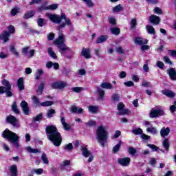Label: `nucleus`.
<instances>
[{
  "label": "nucleus",
  "instance_id": "obj_30",
  "mask_svg": "<svg viewBox=\"0 0 176 176\" xmlns=\"http://www.w3.org/2000/svg\"><path fill=\"white\" fill-rule=\"evenodd\" d=\"M146 28L148 32V34H150L151 35L156 34V30H155V28H153V26L147 25L146 26Z\"/></svg>",
  "mask_w": 176,
  "mask_h": 176
},
{
  "label": "nucleus",
  "instance_id": "obj_18",
  "mask_svg": "<svg viewBox=\"0 0 176 176\" xmlns=\"http://www.w3.org/2000/svg\"><path fill=\"white\" fill-rule=\"evenodd\" d=\"M134 43L138 45H146L148 44V40L138 36L134 38Z\"/></svg>",
  "mask_w": 176,
  "mask_h": 176
},
{
  "label": "nucleus",
  "instance_id": "obj_12",
  "mask_svg": "<svg viewBox=\"0 0 176 176\" xmlns=\"http://www.w3.org/2000/svg\"><path fill=\"white\" fill-rule=\"evenodd\" d=\"M166 73L168 74V75H169L170 80H176V71L175 68L170 67L166 70Z\"/></svg>",
  "mask_w": 176,
  "mask_h": 176
},
{
  "label": "nucleus",
  "instance_id": "obj_41",
  "mask_svg": "<svg viewBox=\"0 0 176 176\" xmlns=\"http://www.w3.org/2000/svg\"><path fill=\"white\" fill-rule=\"evenodd\" d=\"M42 119H43V114H42V113L33 117L34 122H41V120H42Z\"/></svg>",
  "mask_w": 176,
  "mask_h": 176
},
{
  "label": "nucleus",
  "instance_id": "obj_19",
  "mask_svg": "<svg viewBox=\"0 0 176 176\" xmlns=\"http://www.w3.org/2000/svg\"><path fill=\"white\" fill-rule=\"evenodd\" d=\"M18 89L19 91H23L24 90L25 87H24V78L21 77L18 79L17 83Z\"/></svg>",
  "mask_w": 176,
  "mask_h": 176
},
{
  "label": "nucleus",
  "instance_id": "obj_62",
  "mask_svg": "<svg viewBox=\"0 0 176 176\" xmlns=\"http://www.w3.org/2000/svg\"><path fill=\"white\" fill-rule=\"evenodd\" d=\"M156 65L160 69H163V68H164V63L162 61H157Z\"/></svg>",
  "mask_w": 176,
  "mask_h": 176
},
{
  "label": "nucleus",
  "instance_id": "obj_37",
  "mask_svg": "<svg viewBox=\"0 0 176 176\" xmlns=\"http://www.w3.org/2000/svg\"><path fill=\"white\" fill-rule=\"evenodd\" d=\"M120 146H122V141L120 140L119 143L113 147V153H117V152H119Z\"/></svg>",
  "mask_w": 176,
  "mask_h": 176
},
{
  "label": "nucleus",
  "instance_id": "obj_50",
  "mask_svg": "<svg viewBox=\"0 0 176 176\" xmlns=\"http://www.w3.org/2000/svg\"><path fill=\"white\" fill-rule=\"evenodd\" d=\"M74 149V146L72 145V143H69L67 144H65L64 146V150L65 151H72Z\"/></svg>",
  "mask_w": 176,
  "mask_h": 176
},
{
  "label": "nucleus",
  "instance_id": "obj_26",
  "mask_svg": "<svg viewBox=\"0 0 176 176\" xmlns=\"http://www.w3.org/2000/svg\"><path fill=\"white\" fill-rule=\"evenodd\" d=\"M100 107L98 106L90 105L88 107V111L89 112H91V113H97Z\"/></svg>",
  "mask_w": 176,
  "mask_h": 176
},
{
  "label": "nucleus",
  "instance_id": "obj_1",
  "mask_svg": "<svg viewBox=\"0 0 176 176\" xmlns=\"http://www.w3.org/2000/svg\"><path fill=\"white\" fill-rule=\"evenodd\" d=\"M45 134L47 140H49L54 146H60V145H61L63 137L61 136V133L58 132L56 126H47L45 128Z\"/></svg>",
  "mask_w": 176,
  "mask_h": 176
},
{
  "label": "nucleus",
  "instance_id": "obj_36",
  "mask_svg": "<svg viewBox=\"0 0 176 176\" xmlns=\"http://www.w3.org/2000/svg\"><path fill=\"white\" fill-rule=\"evenodd\" d=\"M131 132L135 135H140H140H142V133H144V131H142V129L141 128L135 129L132 130Z\"/></svg>",
  "mask_w": 176,
  "mask_h": 176
},
{
  "label": "nucleus",
  "instance_id": "obj_8",
  "mask_svg": "<svg viewBox=\"0 0 176 176\" xmlns=\"http://www.w3.org/2000/svg\"><path fill=\"white\" fill-rule=\"evenodd\" d=\"M67 82L64 81H56L51 84V87H52V89H58L59 90L64 89V87H67Z\"/></svg>",
  "mask_w": 176,
  "mask_h": 176
},
{
  "label": "nucleus",
  "instance_id": "obj_17",
  "mask_svg": "<svg viewBox=\"0 0 176 176\" xmlns=\"http://www.w3.org/2000/svg\"><path fill=\"white\" fill-rule=\"evenodd\" d=\"M149 23L154 25H157L160 23V17L156 15H151L149 16Z\"/></svg>",
  "mask_w": 176,
  "mask_h": 176
},
{
  "label": "nucleus",
  "instance_id": "obj_51",
  "mask_svg": "<svg viewBox=\"0 0 176 176\" xmlns=\"http://www.w3.org/2000/svg\"><path fill=\"white\" fill-rule=\"evenodd\" d=\"M54 102L53 101H45L41 104V107H51Z\"/></svg>",
  "mask_w": 176,
  "mask_h": 176
},
{
  "label": "nucleus",
  "instance_id": "obj_6",
  "mask_svg": "<svg viewBox=\"0 0 176 176\" xmlns=\"http://www.w3.org/2000/svg\"><path fill=\"white\" fill-rule=\"evenodd\" d=\"M3 86L0 87V94H3L6 93L8 97H12L13 93H12V85L10 82L6 79H3L1 82Z\"/></svg>",
  "mask_w": 176,
  "mask_h": 176
},
{
  "label": "nucleus",
  "instance_id": "obj_28",
  "mask_svg": "<svg viewBox=\"0 0 176 176\" xmlns=\"http://www.w3.org/2000/svg\"><path fill=\"white\" fill-rule=\"evenodd\" d=\"M100 87H102V89H107V90H109L112 89L113 86L112 84L108 82H104L100 84Z\"/></svg>",
  "mask_w": 176,
  "mask_h": 176
},
{
  "label": "nucleus",
  "instance_id": "obj_38",
  "mask_svg": "<svg viewBox=\"0 0 176 176\" xmlns=\"http://www.w3.org/2000/svg\"><path fill=\"white\" fill-rule=\"evenodd\" d=\"M34 15H35V11L31 10L29 12L25 14L24 19H25V20H27L28 19H31V17H33V16H34Z\"/></svg>",
  "mask_w": 176,
  "mask_h": 176
},
{
  "label": "nucleus",
  "instance_id": "obj_52",
  "mask_svg": "<svg viewBox=\"0 0 176 176\" xmlns=\"http://www.w3.org/2000/svg\"><path fill=\"white\" fill-rule=\"evenodd\" d=\"M120 97L119 96L118 94H113L112 96H111V100L112 101H113L114 102H119V100H120Z\"/></svg>",
  "mask_w": 176,
  "mask_h": 176
},
{
  "label": "nucleus",
  "instance_id": "obj_46",
  "mask_svg": "<svg viewBox=\"0 0 176 176\" xmlns=\"http://www.w3.org/2000/svg\"><path fill=\"white\" fill-rule=\"evenodd\" d=\"M32 100L34 102V104H36V107H39L41 105V102H39V98H38V97L34 96L32 98Z\"/></svg>",
  "mask_w": 176,
  "mask_h": 176
},
{
  "label": "nucleus",
  "instance_id": "obj_24",
  "mask_svg": "<svg viewBox=\"0 0 176 176\" xmlns=\"http://www.w3.org/2000/svg\"><path fill=\"white\" fill-rule=\"evenodd\" d=\"M70 112H72V113H82L83 112V109L82 108L78 109L76 106H72L70 108Z\"/></svg>",
  "mask_w": 176,
  "mask_h": 176
},
{
  "label": "nucleus",
  "instance_id": "obj_33",
  "mask_svg": "<svg viewBox=\"0 0 176 176\" xmlns=\"http://www.w3.org/2000/svg\"><path fill=\"white\" fill-rule=\"evenodd\" d=\"M162 146L166 151V152H168V149H170V142H168V139H165L162 142Z\"/></svg>",
  "mask_w": 176,
  "mask_h": 176
},
{
  "label": "nucleus",
  "instance_id": "obj_15",
  "mask_svg": "<svg viewBox=\"0 0 176 176\" xmlns=\"http://www.w3.org/2000/svg\"><path fill=\"white\" fill-rule=\"evenodd\" d=\"M80 151L84 157H89V156H91V152H90V151L87 149V145H85V144L82 145L80 147Z\"/></svg>",
  "mask_w": 176,
  "mask_h": 176
},
{
  "label": "nucleus",
  "instance_id": "obj_13",
  "mask_svg": "<svg viewBox=\"0 0 176 176\" xmlns=\"http://www.w3.org/2000/svg\"><path fill=\"white\" fill-rule=\"evenodd\" d=\"M21 108H22V111L24 115H30V107H28V103L23 100L20 104Z\"/></svg>",
  "mask_w": 176,
  "mask_h": 176
},
{
  "label": "nucleus",
  "instance_id": "obj_64",
  "mask_svg": "<svg viewBox=\"0 0 176 176\" xmlns=\"http://www.w3.org/2000/svg\"><path fill=\"white\" fill-rule=\"evenodd\" d=\"M19 13V8H14L11 10V16H16Z\"/></svg>",
  "mask_w": 176,
  "mask_h": 176
},
{
  "label": "nucleus",
  "instance_id": "obj_11",
  "mask_svg": "<svg viewBox=\"0 0 176 176\" xmlns=\"http://www.w3.org/2000/svg\"><path fill=\"white\" fill-rule=\"evenodd\" d=\"M117 109L120 111L117 113V115H127L129 113V110L124 109V104L122 102L118 104Z\"/></svg>",
  "mask_w": 176,
  "mask_h": 176
},
{
  "label": "nucleus",
  "instance_id": "obj_23",
  "mask_svg": "<svg viewBox=\"0 0 176 176\" xmlns=\"http://www.w3.org/2000/svg\"><path fill=\"white\" fill-rule=\"evenodd\" d=\"M107 41H108V36L101 35L99 37H98L96 42L97 44H100V43H104V42H107Z\"/></svg>",
  "mask_w": 176,
  "mask_h": 176
},
{
  "label": "nucleus",
  "instance_id": "obj_47",
  "mask_svg": "<svg viewBox=\"0 0 176 176\" xmlns=\"http://www.w3.org/2000/svg\"><path fill=\"white\" fill-rule=\"evenodd\" d=\"M45 23H46V20H45L43 18H39L37 20V24L38 27H43V25H45Z\"/></svg>",
  "mask_w": 176,
  "mask_h": 176
},
{
  "label": "nucleus",
  "instance_id": "obj_35",
  "mask_svg": "<svg viewBox=\"0 0 176 176\" xmlns=\"http://www.w3.org/2000/svg\"><path fill=\"white\" fill-rule=\"evenodd\" d=\"M12 111L19 115L20 113V110H19V107H17V103L16 102H13L12 105Z\"/></svg>",
  "mask_w": 176,
  "mask_h": 176
},
{
  "label": "nucleus",
  "instance_id": "obj_39",
  "mask_svg": "<svg viewBox=\"0 0 176 176\" xmlns=\"http://www.w3.org/2000/svg\"><path fill=\"white\" fill-rule=\"evenodd\" d=\"M124 8L122 6L121 4H118V6L113 8V11L116 13H118V12H122V10H124Z\"/></svg>",
  "mask_w": 176,
  "mask_h": 176
},
{
  "label": "nucleus",
  "instance_id": "obj_40",
  "mask_svg": "<svg viewBox=\"0 0 176 176\" xmlns=\"http://www.w3.org/2000/svg\"><path fill=\"white\" fill-rule=\"evenodd\" d=\"M28 152L30 153H41V151L38 150L37 148H32L30 146L26 148Z\"/></svg>",
  "mask_w": 176,
  "mask_h": 176
},
{
  "label": "nucleus",
  "instance_id": "obj_57",
  "mask_svg": "<svg viewBox=\"0 0 176 176\" xmlns=\"http://www.w3.org/2000/svg\"><path fill=\"white\" fill-rule=\"evenodd\" d=\"M83 88L80 87H72V91H74V93H80Z\"/></svg>",
  "mask_w": 176,
  "mask_h": 176
},
{
  "label": "nucleus",
  "instance_id": "obj_45",
  "mask_svg": "<svg viewBox=\"0 0 176 176\" xmlns=\"http://www.w3.org/2000/svg\"><path fill=\"white\" fill-rule=\"evenodd\" d=\"M85 124L87 127H93V126H96L97 122L94 120H90L89 122H85Z\"/></svg>",
  "mask_w": 176,
  "mask_h": 176
},
{
  "label": "nucleus",
  "instance_id": "obj_31",
  "mask_svg": "<svg viewBox=\"0 0 176 176\" xmlns=\"http://www.w3.org/2000/svg\"><path fill=\"white\" fill-rule=\"evenodd\" d=\"M43 89H45V84H43V82H41L38 87V89L36 90V94L37 96H41L42 95V94L43 93Z\"/></svg>",
  "mask_w": 176,
  "mask_h": 176
},
{
  "label": "nucleus",
  "instance_id": "obj_9",
  "mask_svg": "<svg viewBox=\"0 0 176 176\" xmlns=\"http://www.w3.org/2000/svg\"><path fill=\"white\" fill-rule=\"evenodd\" d=\"M6 121L7 123H10L13 127H19V124H17V118L12 115L7 116Z\"/></svg>",
  "mask_w": 176,
  "mask_h": 176
},
{
  "label": "nucleus",
  "instance_id": "obj_53",
  "mask_svg": "<svg viewBox=\"0 0 176 176\" xmlns=\"http://www.w3.org/2000/svg\"><path fill=\"white\" fill-rule=\"evenodd\" d=\"M147 146L148 148H150L151 149H152L153 151V152H157V151H159V147H157L155 144H148Z\"/></svg>",
  "mask_w": 176,
  "mask_h": 176
},
{
  "label": "nucleus",
  "instance_id": "obj_34",
  "mask_svg": "<svg viewBox=\"0 0 176 176\" xmlns=\"http://www.w3.org/2000/svg\"><path fill=\"white\" fill-rule=\"evenodd\" d=\"M54 115H56V110L53 109H49L46 114L47 119H50L51 118H53Z\"/></svg>",
  "mask_w": 176,
  "mask_h": 176
},
{
  "label": "nucleus",
  "instance_id": "obj_32",
  "mask_svg": "<svg viewBox=\"0 0 176 176\" xmlns=\"http://www.w3.org/2000/svg\"><path fill=\"white\" fill-rule=\"evenodd\" d=\"M48 54L52 57V58H54V60H57V55L55 54L54 51H53V48L50 47L48 48Z\"/></svg>",
  "mask_w": 176,
  "mask_h": 176
},
{
  "label": "nucleus",
  "instance_id": "obj_20",
  "mask_svg": "<svg viewBox=\"0 0 176 176\" xmlns=\"http://www.w3.org/2000/svg\"><path fill=\"white\" fill-rule=\"evenodd\" d=\"M162 94L169 97V98H174L175 97V93L171 90L164 89L162 91Z\"/></svg>",
  "mask_w": 176,
  "mask_h": 176
},
{
  "label": "nucleus",
  "instance_id": "obj_61",
  "mask_svg": "<svg viewBox=\"0 0 176 176\" xmlns=\"http://www.w3.org/2000/svg\"><path fill=\"white\" fill-rule=\"evenodd\" d=\"M33 171H34V173L37 174V175H41V174L43 173V168L34 169Z\"/></svg>",
  "mask_w": 176,
  "mask_h": 176
},
{
  "label": "nucleus",
  "instance_id": "obj_22",
  "mask_svg": "<svg viewBox=\"0 0 176 176\" xmlns=\"http://www.w3.org/2000/svg\"><path fill=\"white\" fill-rule=\"evenodd\" d=\"M168 134H170V128L169 127H166V128L163 127L160 130V135L163 138H164L165 137H167V135H168Z\"/></svg>",
  "mask_w": 176,
  "mask_h": 176
},
{
  "label": "nucleus",
  "instance_id": "obj_21",
  "mask_svg": "<svg viewBox=\"0 0 176 176\" xmlns=\"http://www.w3.org/2000/svg\"><path fill=\"white\" fill-rule=\"evenodd\" d=\"M81 55L85 57V58H91V55H90V49L83 48L81 52Z\"/></svg>",
  "mask_w": 176,
  "mask_h": 176
},
{
  "label": "nucleus",
  "instance_id": "obj_2",
  "mask_svg": "<svg viewBox=\"0 0 176 176\" xmlns=\"http://www.w3.org/2000/svg\"><path fill=\"white\" fill-rule=\"evenodd\" d=\"M65 37L63 34V31L59 30L58 38L54 41V44L58 47L59 53L62 56H64L67 58H69V56L67 55V53H71V48L64 43Z\"/></svg>",
  "mask_w": 176,
  "mask_h": 176
},
{
  "label": "nucleus",
  "instance_id": "obj_16",
  "mask_svg": "<svg viewBox=\"0 0 176 176\" xmlns=\"http://www.w3.org/2000/svg\"><path fill=\"white\" fill-rule=\"evenodd\" d=\"M58 8L57 4L50 5L49 6H42L38 8L39 12H42V10H56Z\"/></svg>",
  "mask_w": 176,
  "mask_h": 176
},
{
  "label": "nucleus",
  "instance_id": "obj_44",
  "mask_svg": "<svg viewBox=\"0 0 176 176\" xmlns=\"http://www.w3.org/2000/svg\"><path fill=\"white\" fill-rule=\"evenodd\" d=\"M110 30L113 35H119L120 34V29L119 28H111Z\"/></svg>",
  "mask_w": 176,
  "mask_h": 176
},
{
  "label": "nucleus",
  "instance_id": "obj_29",
  "mask_svg": "<svg viewBox=\"0 0 176 176\" xmlns=\"http://www.w3.org/2000/svg\"><path fill=\"white\" fill-rule=\"evenodd\" d=\"M97 91L99 94V100L100 101H103L104 100V96L105 95V91L98 87H97Z\"/></svg>",
  "mask_w": 176,
  "mask_h": 176
},
{
  "label": "nucleus",
  "instance_id": "obj_27",
  "mask_svg": "<svg viewBox=\"0 0 176 176\" xmlns=\"http://www.w3.org/2000/svg\"><path fill=\"white\" fill-rule=\"evenodd\" d=\"M10 170L11 173V176H17V166L13 164L10 166Z\"/></svg>",
  "mask_w": 176,
  "mask_h": 176
},
{
  "label": "nucleus",
  "instance_id": "obj_56",
  "mask_svg": "<svg viewBox=\"0 0 176 176\" xmlns=\"http://www.w3.org/2000/svg\"><path fill=\"white\" fill-rule=\"evenodd\" d=\"M84 2H85L88 8H93L94 6V3L91 0H84Z\"/></svg>",
  "mask_w": 176,
  "mask_h": 176
},
{
  "label": "nucleus",
  "instance_id": "obj_10",
  "mask_svg": "<svg viewBox=\"0 0 176 176\" xmlns=\"http://www.w3.org/2000/svg\"><path fill=\"white\" fill-rule=\"evenodd\" d=\"M130 162H131V160L129 157L118 159V164H120L122 167H127L128 166H130Z\"/></svg>",
  "mask_w": 176,
  "mask_h": 176
},
{
  "label": "nucleus",
  "instance_id": "obj_54",
  "mask_svg": "<svg viewBox=\"0 0 176 176\" xmlns=\"http://www.w3.org/2000/svg\"><path fill=\"white\" fill-rule=\"evenodd\" d=\"M8 34H9V35H10V34H14V32H16V30H14V26L10 25L8 27Z\"/></svg>",
  "mask_w": 176,
  "mask_h": 176
},
{
  "label": "nucleus",
  "instance_id": "obj_60",
  "mask_svg": "<svg viewBox=\"0 0 176 176\" xmlns=\"http://www.w3.org/2000/svg\"><path fill=\"white\" fill-rule=\"evenodd\" d=\"M62 126H63L64 130H65L66 131L71 130V125L67 122L63 124Z\"/></svg>",
  "mask_w": 176,
  "mask_h": 176
},
{
  "label": "nucleus",
  "instance_id": "obj_5",
  "mask_svg": "<svg viewBox=\"0 0 176 176\" xmlns=\"http://www.w3.org/2000/svg\"><path fill=\"white\" fill-rule=\"evenodd\" d=\"M2 138L8 140L10 142H12L15 147L19 148V140H20V137L17 136L16 133L12 132L9 129H6L2 133Z\"/></svg>",
  "mask_w": 176,
  "mask_h": 176
},
{
  "label": "nucleus",
  "instance_id": "obj_42",
  "mask_svg": "<svg viewBox=\"0 0 176 176\" xmlns=\"http://www.w3.org/2000/svg\"><path fill=\"white\" fill-rule=\"evenodd\" d=\"M41 160L44 163V164H49V159H47L46 153H43L41 155Z\"/></svg>",
  "mask_w": 176,
  "mask_h": 176
},
{
  "label": "nucleus",
  "instance_id": "obj_43",
  "mask_svg": "<svg viewBox=\"0 0 176 176\" xmlns=\"http://www.w3.org/2000/svg\"><path fill=\"white\" fill-rule=\"evenodd\" d=\"M146 131L148 133H151V134H153V135H156V134H157V130L155 127L147 128Z\"/></svg>",
  "mask_w": 176,
  "mask_h": 176
},
{
  "label": "nucleus",
  "instance_id": "obj_4",
  "mask_svg": "<svg viewBox=\"0 0 176 176\" xmlns=\"http://www.w3.org/2000/svg\"><path fill=\"white\" fill-rule=\"evenodd\" d=\"M96 140H98V142L102 148L105 146V144H107L108 140V131H107L105 127L102 125L99 126L96 130Z\"/></svg>",
  "mask_w": 176,
  "mask_h": 176
},
{
  "label": "nucleus",
  "instance_id": "obj_49",
  "mask_svg": "<svg viewBox=\"0 0 176 176\" xmlns=\"http://www.w3.org/2000/svg\"><path fill=\"white\" fill-rule=\"evenodd\" d=\"M43 74V70L42 69H38L36 73V78L35 79L36 80H39L41 78V76Z\"/></svg>",
  "mask_w": 176,
  "mask_h": 176
},
{
  "label": "nucleus",
  "instance_id": "obj_7",
  "mask_svg": "<svg viewBox=\"0 0 176 176\" xmlns=\"http://www.w3.org/2000/svg\"><path fill=\"white\" fill-rule=\"evenodd\" d=\"M163 115H164V111L160 109H156L155 108H153L149 113V116L152 119H153L154 118H159L160 116H163Z\"/></svg>",
  "mask_w": 176,
  "mask_h": 176
},
{
  "label": "nucleus",
  "instance_id": "obj_25",
  "mask_svg": "<svg viewBox=\"0 0 176 176\" xmlns=\"http://www.w3.org/2000/svg\"><path fill=\"white\" fill-rule=\"evenodd\" d=\"M10 52H11V53L14 54V56H16V57H19V52L16 50V47L14 44H11L10 45Z\"/></svg>",
  "mask_w": 176,
  "mask_h": 176
},
{
  "label": "nucleus",
  "instance_id": "obj_59",
  "mask_svg": "<svg viewBox=\"0 0 176 176\" xmlns=\"http://www.w3.org/2000/svg\"><path fill=\"white\" fill-rule=\"evenodd\" d=\"M164 61L166 64H170V65H173V61L168 58V56H164Z\"/></svg>",
  "mask_w": 176,
  "mask_h": 176
},
{
  "label": "nucleus",
  "instance_id": "obj_55",
  "mask_svg": "<svg viewBox=\"0 0 176 176\" xmlns=\"http://www.w3.org/2000/svg\"><path fill=\"white\" fill-rule=\"evenodd\" d=\"M137 25V19H133L131 20V30H134L135 26Z\"/></svg>",
  "mask_w": 176,
  "mask_h": 176
},
{
  "label": "nucleus",
  "instance_id": "obj_3",
  "mask_svg": "<svg viewBox=\"0 0 176 176\" xmlns=\"http://www.w3.org/2000/svg\"><path fill=\"white\" fill-rule=\"evenodd\" d=\"M46 16L48 17L50 21L54 23V24H60L62 20H65L67 27H69L70 28L74 27L72 22H71V19H69V18H67V15H65L64 13L62 14L60 16V15L47 13Z\"/></svg>",
  "mask_w": 176,
  "mask_h": 176
},
{
  "label": "nucleus",
  "instance_id": "obj_14",
  "mask_svg": "<svg viewBox=\"0 0 176 176\" xmlns=\"http://www.w3.org/2000/svg\"><path fill=\"white\" fill-rule=\"evenodd\" d=\"M9 38H10V34H9V33H8V32L6 30H3L0 34V41H3V43L9 42L10 40Z\"/></svg>",
  "mask_w": 176,
  "mask_h": 176
},
{
  "label": "nucleus",
  "instance_id": "obj_63",
  "mask_svg": "<svg viewBox=\"0 0 176 176\" xmlns=\"http://www.w3.org/2000/svg\"><path fill=\"white\" fill-rule=\"evenodd\" d=\"M168 53L170 57L176 58V51L175 50H168Z\"/></svg>",
  "mask_w": 176,
  "mask_h": 176
},
{
  "label": "nucleus",
  "instance_id": "obj_48",
  "mask_svg": "<svg viewBox=\"0 0 176 176\" xmlns=\"http://www.w3.org/2000/svg\"><path fill=\"white\" fill-rule=\"evenodd\" d=\"M128 152L129 155H131V156H134L135 153H137V150L133 147L130 146L128 148Z\"/></svg>",
  "mask_w": 176,
  "mask_h": 176
},
{
  "label": "nucleus",
  "instance_id": "obj_58",
  "mask_svg": "<svg viewBox=\"0 0 176 176\" xmlns=\"http://www.w3.org/2000/svg\"><path fill=\"white\" fill-rule=\"evenodd\" d=\"M140 138H142V140H144V141H148L149 140V138H151V136L144 134L143 132L142 133V135H140Z\"/></svg>",
  "mask_w": 176,
  "mask_h": 176
}]
</instances>
